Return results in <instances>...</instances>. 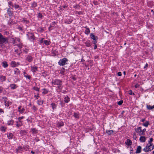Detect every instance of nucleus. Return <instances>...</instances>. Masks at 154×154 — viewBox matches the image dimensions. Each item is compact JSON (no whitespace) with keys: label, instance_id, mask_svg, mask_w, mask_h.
Here are the masks:
<instances>
[{"label":"nucleus","instance_id":"1","mask_svg":"<svg viewBox=\"0 0 154 154\" xmlns=\"http://www.w3.org/2000/svg\"><path fill=\"white\" fill-rule=\"evenodd\" d=\"M154 148V145L147 144L146 146L143 149V150L145 152H148L151 151Z\"/></svg>","mask_w":154,"mask_h":154},{"label":"nucleus","instance_id":"2","mask_svg":"<svg viewBox=\"0 0 154 154\" xmlns=\"http://www.w3.org/2000/svg\"><path fill=\"white\" fill-rule=\"evenodd\" d=\"M135 131L137 133L139 134V135L142 136L145 134V132L146 131V129L144 128L142 130V127H139L135 130Z\"/></svg>","mask_w":154,"mask_h":154},{"label":"nucleus","instance_id":"3","mask_svg":"<svg viewBox=\"0 0 154 154\" xmlns=\"http://www.w3.org/2000/svg\"><path fill=\"white\" fill-rule=\"evenodd\" d=\"M8 42V40L7 38H4L0 33V47H2L3 44H6Z\"/></svg>","mask_w":154,"mask_h":154},{"label":"nucleus","instance_id":"4","mask_svg":"<svg viewBox=\"0 0 154 154\" xmlns=\"http://www.w3.org/2000/svg\"><path fill=\"white\" fill-rule=\"evenodd\" d=\"M61 81L59 79H56L52 82V84L54 85L58 86V87H59V86L61 85Z\"/></svg>","mask_w":154,"mask_h":154},{"label":"nucleus","instance_id":"5","mask_svg":"<svg viewBox=\"0 0 154 154\" xmlns=\"http://www.w3.org/2000/svg\"><path fill=\"white\" fill-rule=\"evenodd\" d=\"M67 60L66 58H64L60 60L59 61L58 63L60 66H63L66 64Z\"/></svg>","mask_w":154,"mask_h":154},{"label":"nucleus","instance_id":"6","mask_svg":"<svg viewBox=\"0 0 154 154\" xmlns=\"http://www.w3.org/2000/svg\"><path fill=\"white\" fill-rule=\"evenodd\" d=\"M4 101L5 103V105L6 106H8L9 105L11 104V102H9L7 100V98H5L4 99Z\"/></svg>","mask_w":154,"mask_h":154},{"label":"nucleus","instance_id":"7","mask_svg":"<svg viewBox=\"0 0 154 154\" xmlns=\"http://www.w3.org/2000/svg\"><path fill=\"white\" fill-rule=\"evenodd\" d=\"M29 39L31 40H33L34 38V36L33 34L32 33H29L27 34Z\"/></svg>","mask_w":154,"mask_h":154},{"label":"nucleus","instance_id":"8","mask_svg":"<svg viewBox=\"0 0 154 154\" xmlns=\"http://www.w3.org/2000/svg\"><path fill=\"white\" fill-rule=\"evenodd\" d=\"M140 140L141 142H144L146 140V138L144 136H141L140 138Z\"/></svg>","mask_w":154,"mask_h":154},{"label":"nucleus","instance_id":"9","mask_svg":"<svg viewBox=\"0 0 154 154\" xmlns=\"http://www.w3.org/2000/svg\"><path fill=\"white\" fill-rule=\"evenodd\" d=\"M24 109L21 106H20L18 107V111L20 113H22L24 112Z\"/></svg>","mask_w":154,"mask_h":154},{"label":"nucleus","instance_id":"10","mask_svg":"<svg viewBox=\"0 0 154 154\" xmlns=\"http://www.w3.org/2000/svg\"><path fill=\"white\" fill-rule=\"evenodd\" d=\"M31 69L32 71L34 72L37 70V67L35 66H31Z\"/></svg>","mask_w":154,"mask_h":154},{"label":"nucleus","instance_id":"11","mask_svg":"<svg viewBox=\"0 0 154 154\" xmlns=\"http://www.w3.org/2000/svg\"><path fill=\"white\" fill-rule=\"evenodd\" d=\"M32 58L31 56H28L26 58V60L29 62H31L32 61Z\"/></svg>","mask_w":154,"mask_h":154},{"label":"nucleus","instance_id":"12","mask_svg":"<svg viewBox=\"0 0 154 154\" xmlns=\"http://www.w3.org/2000/svg\"><path fill=\"white\" fill-rule=\"evenodd\" d=\"M113 132V131L112 130H107L106 133L109 135H112Z\"/></svg>","mask_w":154,"mask_h":154},{"label":"nucleus","instance_id":"13","mask_svg":"<svg viewBox=\"0 0 154 154\" xmlns=\"http://www.w3.org/2000/svg\"><path fill=\"white\" fill-rule=\"evenodd\" d=\"M141 147L140 146H138L137 149L136 153H140L141 152Z\"/></svg>","mask_w":154,"mask_h":154},{"label":"nucleus","instance_id":"14","mask_svg":"<svg viewBox=\"0 0 154 154\" xmlns=\"http://www.w3.org/2000/svg\"><path fill=\"white\" fill-rule=\"evenodd\" d=\"M131 142L130 140L128 139L125 142L126 145L129 146L131 144Z\"/></svg>","mask_w":154,"mask_h":154},{"label":"nucleus","instance_id":"15","mask_svg":"<svg viewBox=\"0 0 154 154\" xmlns=\"http://www.w3.org/2000/svg\"><path fill=\"white\" fill-rule=\"evenodd\" d=\"M11 88L12 89H16L17 86L15 84H11L10 85Z\"/></svg>","mask_w":154,"mask_h":154},{"label":"nucleus","instance_id":"16","mask_svg":"<svg viewBox=\"0 0 154 154\" xmlns=\"http://www.w3.org/2000/svg\"><path fill=\"white\" fill-rule=\"evenodd\" d=\"M22 123L21 121H20L19 122H17V125L16 126L17 127H19L21 126L22 125Z\"/></svg>","mask_w":154,"mask_h":154},{"label":"nucleus","instance_id":"17","mask_svg":"<svg viewBox=\"0 0 154 154\" xmlns=\"http://www.w3.org/2000/svg\"><path fill=\"white\" fill-rule=\"evenodd\" d=\"M11 65L12 67H15L17 66V65L16 63V62L14 61H12L11 62Z\"/></svg>","mask_w":154,"mask_h":154},{"label":"nucleus","instance_id":"18","mask_svg":"<svg viewBox=\"0 0 154 154\" xmlns=\"http://www.w3.org/2000/svg\"><path fill=\"white\" fill-rule=\"evenodd\" d=\"M146 107L147 109H152L154 108V105L152 106H151L150 105H147L146 106Z\"/></svg>","mask_w":154,"mask_h":154},{"label":"nucleus","instance_id":"19","mask_svg":"<svg viewBox=\"0 0 154 154\" xmlns=\"http://www.w3.org/2000/svg\"><path fill=\"white\" fill-rule=\"evenodd\" d=\"M2 65L5 68L7 67L8 66L7 63L6 62H4L2 63Z\"/></svg>","mask_w":154,"mask_h":154},{"label":"nucleus","instance_id":"20","mask_svg":"<svg viewBox=\"0 0 154 154\" xmlns=\"http://www.w3.org/2000/svg\"><path fill=\"white\" fill-rule=\"evenodd\" d=\"M69 101V99L68 97H66L64 98V101L66 103H68Z\"/></svg>","mask_w":154,"mask_h":154},{"label":"nucleus","instance_id":"21","mask_svg":"<svg viewBox=\"0 0 154 154\" xmlns=\"http://www.w3.org/2000/svg\"><path fill=\"white\" fill-rule=\"evenodd\" d=\"M20 134L21 135H25L26 134V132L24 130H21L20 132Z\"/></svg>","mask_w":154,"mask_h":154},{"label":"nucleus","instance_id":"22","mask_svg":"<svg viewBox=\"0 0 154 154\" xmlns=\"http://www.w3.org/2000/svg\"><path fill=\"white\" fill-rule=\"evenodd\" d=\"M63 122H60V123H58L57 124V125L58 127H60L61 126H62L63 125Z\"/></svg>","mask_w":154,"mask_h":154},{"label":"nucleus","instance_id":"23","mask_svg":"<svg viewBox=\"0 0 154 154\" xmlns=\"http://www.w3.org/2000/svg\"><path fill=\"white\" fill-rule=\"evenodd\" d=\"M43 101L41 100L38 101L37 103L39 105H41L43 104Z\"/></svg>","mask_w":154,"mask_h":154},{"label":"nucleus","instance_id":"24","mask_svg":"<svg viewBox=\"0 0 154 154\" xmlns=\"http://www.w3.org/2000/svg\"><path fill=\"white\" fill-rule=\"evenodd\" d=\"M149 125L148 122L146 121L145 123L143 124V125L146 127H147Z\"/></svg>","mask_w":154,"mask_h":154},{"label":"nucleus","instance_id":"25","mask_svg":"<svg viewBox=\"0 0 154 154\" xmlns=\"http://www.w3.org/2000/svg\"><path fill=\"white\" fill-rule=\"evenodd\" d=\"M90 32L89 29L88 28H86V29L85 30V32L86 34H88Z\"/></svg>","mask_w":154,"mask_h":154},{"label":"nucleus","instance_id":"26","mask_svg":"<svg viewBox=\"0 0 154 154\" xmlns=\"http://www.w3.org/2000/svg\"><path fill=\"white\" fill-rule=\"evenodd\" d=\"M90 35L91 37V38L92 39H93L94 40H96V37L93 34H91Z\"/></svg>","mask_w":154,"mask_h":154},{"label":"nucleus","instance_id":"27","mask_svg":"<svg viewBox=\"0 0 154 154\" xmlns=\"http://www.w3.org/2000/svg\"><path fill=\"white\" fill-rule=\"evenodd\" d=\"M51 106H52L53 109H54L55 108L56 106V104L53 103H52L51 104Z\"/></svg>","mask_w":154,"mask_h":154},{"label":"nucleus","instance_id":"28","mask_svg":"<svg viewBox=\"0 0 154 154\" xmlns=\"http://www.w3.org/2000/svg\"><path fill=\"white\" fill-rule=\"evenodd\" d=\"M31 131L32 132V133H36L37 132V130L34 128L31 129Z\"/></svg>","mask_w":154,"mask_h":154},{"label":"nucleus","instance_id":"29","mask_svg":"<svg viewBox=\"0 0 154 154\" xmlns=\"http://www.w3.org/2000/svg\"><path fill=\"white\" fill-rule=\"evenodd\" d=\"M13 136V134L11 133H10L9 134V135H8V137L9 139H11Z\"/></svg>","mask_w":154,"mask_h":154},{"label":"nucleus","instance_id":"30","mask_svg":"<svg viewBox=\"0 0 154 154\" xmlns=\"http://www.w3.org/2000/svg\"><path fill=\"white\" fill-rule=\"evenodd\" d=\"M14 123V121L13 120H10L8 121V125H12Z\"/></svg>","mask_w":154,"mask_h":154},{"label":"nucleus","instance_id":"31","mask_svg":"<svg viewBox=\"0 0 154 154\" xmlns=\"http://www.w3.org/2000/svg\"><path fill=\"white\" fill-rule=\"evenodd\" d=\"M22 149V147H19L16 149V152H20Z\"/></svg>","mask_w":154,"mask_h":154},{"label":"nucleus","instance_id":"32","mask_svg":"<svg viewBox=\"0 0 154 154\" xmlns=\"http://www.w3.org/2000/svg\"><path fill=\"white\" fill-rule=\"evenodd\" d=\"M153 139L152 138H150V140L148 141V144H153L152 143V142L153 141Z\"/></svg>","mask_w":154,"mask_h":154},{"label":"nucleus","instance_id":"33","mask_svg":"<svg viewBox=\"0 0 154 154\" xmlns=\"http://www.w3.org/2000/svg\"><path fill=\"white\" fill-rule=\"evenodd\" d=\"M74 116L75 118H78L79 117V114L76 113H74Z\"/></svg>","mask_w":154,"mask_h":154},{"label":"nucleus","instance_id":"34","mask_svg":"<svg viewBox=\"0 0 154 154\" xmlns=\"http://www.w3.org/2000/svg\"><path fill=\"white\" fill-rule=\"evenodd\" d=\"M0 79L2 81H4L5 80V77L4 76H1L0 77Z\"/></svg>","mask_w":154,"mask_h":154},{"label":"nucleus","instance_id":"35","mask_svg":"<svg viewBox=\"0 0 154 154\" xmlns=\"http://www.w3.org/2000/svg\"><path fill=\"white\" fill-rule=\"evenodd\" d=\"M44 43L46 45H48L49 44L50 42L47 40H45L44 41Z\"/></svg>","mask_w":154,"mask_h":154},{"label":"nucleus","instance_id":"36","mask_svg":"<svg viewBox=\"0 0 154 154\" xmlns=\"http://www.w3.org/2000/svg\"><path fill=\"white\" fill-rule=\"evenodd\" d=\"M5 129H6V128H5V127L2 126L1 127V130L2 131H5Z\"/></svg>","mask_w":154,"mask_h":154},{"label":"nucleus","instance_id":"37","mask_svg":"<svg viewBox=\"0 0 154 154\" xmlns=\"http://www.w3.org/2000/svg\"><path fill=\"white\" fill-rule=\"evenodd\" d=\"M65 71V69L64 68H63L60 71V73L61 74H63Z\"/></svg>","mask_w":154,"mask_h":154},{"label":"nucleus","instance_id":"38","mask_svg":"<svg viewBox=\"0 0 154 154\" xmlns=\"http://www.w3.org/2000/svg\"><path fill=\"white\" fill-rule=\"evenodd\" d=\"M133 137L134 139H136L137 138L136 136V133H134Z\"/></svg>","mask_w":154,"mask_h":154},{"label":"nucleus","instance_id":"39","mask_svg":"<svg viewBox=\"0 0 154 154\" xmlns=\"http://www.w3.org/2000/svg\"><path fill=\"white\" fill-rule=\"evenodd\" d=\"M37 6L36 3L35 2H33L32 4V6L33 7H35Z\"/></svg>","mask_w":154,"mask_h":154},{"label":"nucleus","instance_id":"40","mask_svg":"<svg viewBox=\"0 0 154 154\" xmlns=\"http://www.w3.org/2000/svg\"><path fill=\"white\" fill-rule=\"evenodd\" d=\"M8 14L10 16H11L12 15V12L11 11L9 10V9H8Z\"/></svg>","mask_w":154,"mask_h":154},{"label":"nucleus","instance_id":"41","mask_svg":"<svg viewBox=\"0 0 154 154\" xmlns=\"http://www.w3.org/2000/svg\"><path fill=\"white\" fill-rule=\"evenodd\" d=\"M33 89L36 91H39V88L37 87H34Z\"/></svg>","mask_w":154,"mask_h":154},{"label":"nucleus","instance_id":"42","mask_svg":"<svg viewBox=\"0 0 154 154\" xmlns=\"http://www.w3.org/2000/svg\"><path fill=\"white\" fill-rule=\"evenodd\" d=\"M122 103H123L122 101V100H121V101H119L118 102V104L119 105H121L122 104Z\"/></svg>","mask_w":154,"mask_h":154},{"label":"nucleus","instance_id":"43","mask_svg":"<svg viewBox=\"0 0 154 154\" xmlns=\"http://www.w3.org/2000/svg\"><path fill=\"white\" fill-rule=\"evenodd\" d=\"M130 95H132V94L134 95V93H133L132 91L131 90L130 91H129V93H128Z\"/></svg>","mask_w":154,"mask_h":154},{"label":"nucleus","instance_id":"44","mask_svg":"<svg viewBox=\"0 0 154 154\" xmlns=\"http://www.w3.org/2000/svg\"><path fill=\"white\" fill-rule=\"evenodd\" d=\"M24 76L28 79H30V76L29 75H24Z\"/></svg>","mask_w":154,"mask_h":154},{"label":"nucleus","instance_id":"45","mask_svg":"<svg viewBox=\"0 0 154 154\" xmlns=\"http://www.w3.org/2000/svg\"><path fill=\"white\" fill-rule=\"evenodd\" d=\"M44 91L42 92L43 94H46L48 92V91L46 89H44Z\"/></svg>","mask_w":154,"mask_h":154},{"label":"nucleus","instance_id":"46","mask_svg":"<svg viewBox=\"0 0 154 154\" xmlns=\"http://www.w3.org/2000/svg\"><path fill=\"white\" fill-rule=\"evenodd\" d=\"M24 118L23 117H19L18 118V120L19 121V122H20V121H21L20 120L22 119H23Z\"/></svg>","mask_w":154,"mask_h":154},{"label":"nucleus","instance_id":"47","mask_svg":"<svg viewBox=\"0 0 154 154\" xmlns=\"http://www.w3.org/2000/svg\"><path fill=\"white\" fill-rule=\"evenodd\" d=\"M3 90V88L2 87H0V93H2Z\"/></svg>","mask_w":154,"mask_h":154},{"label":"nucleus","instance_id":"48","mask_svg":"<svg viewBox=\"0 0 154 154\" xmlns=\"http://www.w3.org/2000/svg\"><path fill=\"white\" fill-rule=\"evenodd\" d=\"M118 75L119 76H121L122 73L121 72H119L118 73Z\"/></svg>","mask_w":154,"mask_h":154},{"label":"nucleus","instance_id":"49","mask_svg":"<svg viewBox=\"0 0 154 154\" xmlns=\"http://www.w3.org/2000/svg\"><path fill=\"white\" fill-rule=\"evenodd\" d=\"M139 85L138 84H136L135 85V87L136 88H137L138 87H139Z\"/></svg>","mask_w":154,"mask_h":154},{"label":"nucleus","instance_id":"50","mask_svg":"<svg viewBox=\"0 0 154 154\" xmlns=\"http://www.w3.org/2000/svg\"><path fill=\"white\" fill-rule=\"evenodd\" d=\"M38 17L39 18H41L42 17V15L41 14H40V13H39L38 14Z\"/></svg>","mask_w":154,"mask_h":154},{"label":"nucleus","instance_id":"51","mask_svg":"<svg viewBox=\"0 0 154 154\" xmlns=\"http://www.w3.org/2000/svg\"><path fill=\"white\" fill-rule=\"evenodd\" d=\"M19 7V6L18 5H15V7L16 8H18Z\"/></svg>","mask_w":154,"mask_h":154},{"label":"nucleus","instance_id":"52","mask_svg":"<svg viewBox=\"0 0 154 154\" xmlns=\"http://www.w3.org/2000/svg\"><path fill=\"white\" fill-rule=\"evenodd\" d=\"M97 45H96V44H95V46H94V49H96L97 48Z\"/></svg>","mask_w":154,"mask_h":154},{"label":"nucleus","instance_id":"53","mask_svg":"<svg viewBox=\"0 0 154 154\" xmlns=\"http://www.w3.org/2000/svg\"><path fill=\"white\" fill-rule=\"evenodd\" d=\"M97 42L96 41V40H94L93 42V43H94V44L95 45L96 44V43Z\"/></svg>","mask_w":154,"mask_h":154},{"label":"nucleus","instance_id":"54","mask_svg":"<svg viewBox=\"0 0 154 154\" xmlns=\"http://www.w3.org/2000/svg\"><path fill=\"white\" fill-rule=\"evenodd\" d=\"M3 112V110L2 109H0V112Z\"/></svg>","mask_w":154,"mask_h":154},{"label":"nucleus","instance_id":"55","mask_svg":"<svg viewBox=\"0 0 154 154\" xmlns=\"http://www.w3.org/2000/svg\"><path fill=\"white\" fill-rule=\"evenodd\" d=\"M18 70V69L16 68L15 69L14 71H15V72H17Z\"/></svg>","mask_w":154,"mask_h":154},{"label":"nucleus","instance_id":"56","mask_svg":"<svg viewBox=\"0 0 154 154\" xmlns=\"http://www.w3.org/2000/svg\"><path fill=\"white\" fill-rule=\"evenodd\" d=\"M35 97L37 99H38V97H39V96L38 95H35Z\"/></svg>","mask_w":154,"mask_h":154},{"label":"nucleus","instance_id":"57","mask_svg":"<svg viewBox=\"0 0 154 154\" xmlns=\"http://www.w3.org/2000/svg\"><path fill=\"white\" fill-rule=\"evenodd\" d=\"M35 140L36 141V142H37L39 140L37 138H35Z\"/></svg>","mask_w":154,"mask_h":154},{"label":"nucleus","instance_id":"58","mask_svg":"<svg viewBox=\"0 0 154 154\" xmlns=\"http://www.w3.org/2000/svg\"><path fill=\"white\" fill-rule=\"evenodd\" d=\"M145 120V119H143L141 120V121L142 122H144Z\"/></svg>","mask_w":154,"mask_h":154},{"label":"nucleus","instance_id":"59","mask_svg":"<svg viewBox=\"0 0 154 154\" xmlns=\"http://www.w3.org/2000/svg\"><path fill=\"white\" fill-rule=\"evenodd\" d=\"M148 64H146L144 66V68H146V67H147L148 66Z\"/></svg>","mask_w":154,"mask_h":154},{"label":"nucleus","instance_id":"60","mask_svg":"<svg viewBox=\"0 0 154 154\" xmlns=\"http://www.w3.org/2000/svg\"><path fill=\"white\" fill-rule=\"evenodd\" d=\"M93 3L95 5H96L97 4V2H94Z\"/></svg>","mask_w":154,"mask_h":154},{"label":"nucleus","instance_id":"61","mask_svg":"<svg viewBox=\"0 0 154 154\" xmlns=\"http://www.w3.org/2000/svg\"><path fill=\"white\" fill-rule=\"evenodd\" d=\"M31 152L32 153V154H34V152H33V151H31Z\"/></svg>","mask_w":154,"mask_h":154},{"label":"nucleus","instance_id":"62","mask_svg":"<svg viewBox=\"0 0 154 154\" xmlns=\"http://www.w3.org/2000/svg\"><path fill=\"white\" fill-rule=\"evenodd\" d=\"M18 47H19V48H21V45H18Z\"/></svg>","mask_w":154,"mask_h":154},{"label":"nucleus","instance_id":"63","mask_svg":"<svg viewBox=\"0 0 154 154\" xmlns=\"http://www.w3.org/2000/svg\"><path fill=\"white\" fill-rule=\"evenodd\" d=\"M123 73H124V75H125V71H124L123 72Z\"/></svg>","mask_w":154,"mask_h":154},{"label":"nucleus","instance_id":"64","mask_svg":"<svg viewBox=\"0 0 154 154\" xmlns=\"http://www.w3.org/2000/svg\"><path fill=\"white\" fill-rule=\"evenodd\" d=\"M11 4H12V3H11V2H10V3H9V5H11Z\"/></svg>","mask_w":154,"mask_h":154}]
</instances>
